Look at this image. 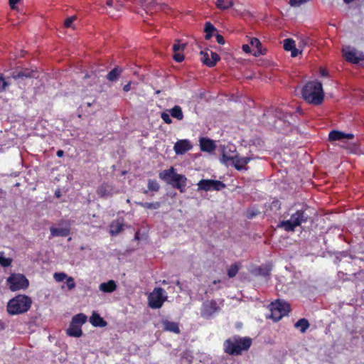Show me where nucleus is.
I'll list each match as a JSON object with an SVG mask.
<instances>
[{"instance_id":"obj_1","label":"nucleus","mask_w":364,"mask_h":364,"mask_svg":"<svg viewBox=\"0 0 364 364\" xmlns=\"http://www.w3.org/2000/svg\"><path fill=\"white\" fill-rule=\"evenodd\" d=\"M252 341L249 337L234 336L228 338L223 343L225 353L230 355H240L243 352L247 351L252 345Z\"/></svg>"},{"instance_id":"obj_2","label":"nucleus","mask_w":364,"mask_h":364,"mask_svg":"<svg viewBox=\"0 0 364 364\" xmlns=\"http://www.w3.org/2000/svg\"><path fill=\"white\" fill-rule=\"evenodd\" d=\"M301 94L306 102L313 105H320L323 100L322 85L318 81L307 82L302 88Z\"/></svg>"},{"instance_id":"obj_3","label":"nucleus","mask_w":364,"mask_h":364,"mask_svg":"<svg viewBox=\"0 0 364 364\" xmlns=\"http://www.w3.org/2000/svg\"><path fill=\"white\" fill-rule=\"evenodd\" d=\"M159 176L161 180L179 190L181 193L185 192L187 178L184 175L177 173L173 167L162 171Z\"/></svg>"},{"instance_id":"obj_4","label":"nucleus","mask_w":364,"mask_h":364,"mask_svg":"<svg viewBox=\"0 0 364 364\" xmlns=\"http://www.w3.org/2000/svg\"><path fill=\"white\" fill-rule=\"evenodd\" d=\"M31 299L26 295L19 294L7 304V311L10 315H17L27 312L31 306Z\"/></svg>"},{"instance_id":"obj_5","label":"nucleus","mask_w":364,"mask_h":364,"mask_svg":"<svg viewBox=\"0 0 364 364\" xmlns=\"http://www.w3.org/2000/svg\"><path fill=\"white\" fill-rule=\"evenodd\" d=\"M309 218V215L305 212V210H299L291 214L289 220L280 221L277 225V227L287 232H293L295 230L296 227L307 222Z\"/></svg>"},{"instance_id":"obj_6","label":"nucleus","mask_w":364,"mask_h":364,"mask_svg":"<svg viewBox=\"0 0 364 364\" xmlns=\"http://www.w3.org/2000/svg\"><path fill=\"white\" fill-rule=\"evenodd\" d=\"M274 116L276 118L274 127L281 132L291 129V125L295 121L294 117L291 114L281 108L275 109Z\"/></svg>"},{"instance_id":"obj_7","label":"nucleus","mask_w":364,"mask_h":364,"mask_svg":"<svg viewBox=\"0 0 364 364\" xmlns=\"http://www.w3.org/2000/svg\"><path fill=\"white\" fill-rule=\"evenodd\" d=\"M7 284L12 291L26 289L29 285L28 280L21 274H11L7 279Z\"/></svg>"},{"instance_id":"obj_8","label":"nucleus","mask_w":364,"mask_h":364,"mask_svg":"<svg viewBox=\"0 0 364 364\" xmlns=\"http://www.w3.org/2000/svg\"><path fill=\"white\" fill-rule=\"evenodd\" d=\"M166 299L165 291L162 288H155L148 297L149 306L152 309H159Z\"/></svg>"},{"instance_id":"obj_9","label":"nucleus","mask_w":364,"mask_h":364,"mask_svg":"<svg viewBox=\"0 0 364 364\" xmlns=\"http://www.w3.org/2000/svg\"><path fill=\"white\" fill-rule=\"evenodd\" d=\"M220 304H218L215 300H206L201 306L200 314L204 318L208 319L215 314L220 311Z\"/></svg>"},{"instance_id":"obj_10","label":"nucleus","mask_w":364,"mask_h":364,"mask_svg":"<svg viewBox=\"0 0 364 364\" xmlns=\"http://www.w3.org/2000/svg\"><path fill=\"white\" fill-rule=\"evenodd\" d=\"M197 185L198 191H220L225 187L222 181L212 179H202Z\"/></svg>"},{"instance_id":"obj_11","label":"nucleus","mask_w":364,"mask_h":364,"mask_svg":"<svg viewBox=\"0 0 364 364\" xmlns=\"http://www.w3.org/2000/svg\"><path fill=\"white\" fill-rule=\"evenodd\" d=\"M343 53L346 60L354 64L364 60V53L357 50L355 48L346 46L343 48Z\"/></svg>"},{"instance_id":"obj_12","label":"nucleus","mask_w":364,"mask_h":364,"mask_svg":"<svg viewBox=\"0 0 364 364\" xmlns=\"http://www.w3.org/2000/svg\"><path fill=\"white\" fill-rule=\"evenodd\" d=\"M221 151L222 156L220 158V161L227 166L232 164L237 154L235 153V147L232 144L223 146L221 147Z\"/></svg>"},{"instance_id":"obj_13","label":"nucleus","mask_w":364,"mask_h":364,"mask_svg":"<svg viewBox=\"0 0 364 364\" xmlns=\"http://www.w3.org/2000/svg\"><path fill=\"white\" fill-rule=\"evenodd\" d=\"M36 70L30 68H24L19 71L12 73L11 77L15 80L36 77Z\"/></svg>"},{"instance_id":"obj_14","label":"nucleus","mask_w":364,"mask_h":364,"mask_svg":"<svg viewBox=\"0 0 364 364\" xmlns=\"http://www.w3.org/2000/svg\"><path fill=\"white\" fill-rule=\"evenodd\" d=\"M354 138V135L350 133H345L343 132L333 130L329 132L328 139L331 141H344L345 139H352Z\"/></svg>"},{"instance_id":"obj_15","label":"nucleus","mask_w":364,"mask_h":364,"mask_svg":"<svg viewBox=\"0 0 364 364\" xmlns=\"http://www.w3.org/2000/svg\"><path fill=\"white\" fill-rule=\"evenodd\" d=\"M186 44L181 43L179 40H176V43L173 45V51L174 53L173 55V59L176 62H182L184 59L183 55L181 53V51L184 50L186 48Z\"/></svg>"},{"instance_id":"obj_16","label":"nucleus","mask_w":364,"mask_h":364,"mask_svg":"<svg viewBox=\"0 0 364 364\" xmlns=\"http://www.w3.org/2000/svg\"><path fill=\"white\" fill-rule=\"evenodd\" d=\"M191 145L187 139L178 141L173 146L176 154H183L191 149Z\"/></svg>"},{"instance_id":"obj_17","label":"nucleus","mask_w":364,"mask_h":364,"mask_svg":"<svg viewBox=\"0 0 364 364\" xmlns=\"http://www.w3.org/2000/svg\"><path fill=\"white\" fill-rule=\"evenodd\" d=\"M114 193V188L112 185L104 183L100 185L97 190V193L100 198H107L112 196Z\"/></svg>"},{"instance_id":"obj_18","label":"nucleus","mask_w":364,"mask_h":364,"mask_svg":"<svg viewBox=\"0 0 364 364\" xmlns=\"http://www.w3.org/2000/svg\"><path fill=\"white\" fill-rule=\"evenodd\" d=\"M252 157L250 156H240L238 154L236 155L235 159L233 161L231 165L234 166L235 168L238 170H242L246 168L245 166L252 160Z\"/></svg>"},{"instance_id":"obj_19","label":"nucleus","mask_w":364,"mask_h":364,"mask_svg":"<svg viewBox=\"0 0 364 364\" xmlns=\"http://www.w3.org/2000/svg\"><path fill=\"white\" fill-rule=\"evenodd\" d=\"M51 237H67L70 233V230L68 225L63 228H50Z\"/></svg>"},{"instance_id":"obj_20","label":"nucleus","mask_w":364,"mask_h":364,"mask_svg":"<svg viewBox=\"0 0 364 364\" xmlns=\"http://www.w3.org/2000/svg\"><path fill=\"white\" fill-rule=\"evenodd\" d=\"M272 306H274L277 311L282 313L284 316L287 315L290 311L289 304L284 301L277 300L274 302H272Z\"/></svg>"},{"instance_id":"obj_21","label":"nucleus","mask_w":364,"mask_h":364,"mask_svg":"<svg viewBox=\"0 0 364 364\" xmlns=\"http://www.w3.org/2000/svg\"><path fill=\"white\" fill-rule=\"evenodd\" d=\"M200 149L203 151L210 152L215 150L216 146L214 141L207 138H201L200 139Z\"/></svg>"},{"instance_id":"obj_22","label":"nucleus","mask_w":364,"mask_h":364,"mask_svg":"<svg viewBox=\"0 0 364 364\" xmlns=\"http://www.w3.org/2000/svg\"><path fill=\"white\" fill-rule=\"evenodd\" d=\"M117 289V284L114 280H109L107 282L101 283L99 289L105 293H112Z\"/></svg>"},{"instance_id":"obj_23","label":"nucleus","mask_w":364,"mask_h":364,"mask_svg":"<svg viewBox=\"0 0 364 364\" xmlns=\"http://www.w3.org/2000/svg\"><path fill=\"white\" fill-rule=\"evenodd\" d=\"M123 230V223L119 220H114L109 225V233L112 236L117 235Z\"/></svg>"},{"instance_id":"obj_24","label":"nucleus","mask_w":364,"mask_h":364,"mask_svg":"<svg viewBox=\"0 0 364 364\" xmlns=\"http://www.w3.org/2000/svg\"><path fill=\"white\" fill-rule=\"evenodd\" d=\"M162 323L165 331L173 332L175 333H180V329L178 323L170 321L168 320H164L163 321Z\"/></svg>"},{"instance_id":"obj_25","label":"nucleus","mask_w":364,"mask_h":364,"mask_svg":"<svg viewBox=\"0 0 364 364\" xmlns=\"http://www.w3.org/2000/svg\"><path fill=\"white\" fill-rule=\"evenodd\" d=\"M122 71V68L119 66H116L114 69H112L111 71L108 73V74L107 75V79L109 81L115 82L119 79Z\"/></svg>"},{"instance_id":"obj_26","label":"nucleus","mask_w":364,"mask_h":364,"mask_svg":"<svg viewBox=\"0 0 364 364\" xmlns=\"http://www.w3.org/2000/svg\"><path fill=\"white\" fill-rule=\"evenodd\" d=\"M90 321L94 326L105 327L107 325V322L95 312L90 318Z\"/></svg>"},{"instance_id":"obj_27","label":"nucleus","mask_w":364,"mask_h":364,"mask_svg":"<svg viewBox=\"0 0 364 364\" xmlns=\"http://www.w3.org/2000/svg\"><path fill=\"white\" fill-rule=\"evenodd\" d=\"M66 332L68 336L76 338L81 336L82 333L81 328L72 323H70V325Z\"/></svg>"},{"instance_id":"obj_28","label":"nucleus","mask_w":364,"mask_h":364,"mask_svg":"<svg viewBox=\"0 0 364 364\" xmlns=\"http://www.w3.org/2000/svg\"><path fill=\"white\" fill-rule=\"evenodd\" d=\"M271 269L268 267H259L254 269L253 273L256 276H262L264 277L266 279L269 276Z\"/></svg>"},{"instance_id":"obj_29","label":"nucleus","mask_w":364,"mask_h":364,"mask_svg":"<svg viewBox=\"0 0 364 364\" xmlns=\"http://www.w3.org/2000/svg\"><path fill=\"white\" fill-rule=\"evenodd\" d=\"M169 113L173 118L178 120H182L183 118L182 109L178 105H175L172 109H169Z\"/></svg>"},{"instance_id":"obj_30","label":"nucleus","mask_w":364,"mask_h":364,"mask_svg":"<svg viewBox=\"0 0 364 364\" xmlns=\"http://www.w3.org/2000/svg\"><path fill=\"white\" fill-rule=\"evenodd\" d=\"M193 356L191 350H186L183 351L181 356V364H191L193 361Z\"/></svg>"},{"instance_id":"obj_31","label":"nucleus","mask_w":364,"mask_h":364,"mask_svg":"<svg viewBox=\"0 0 364 364\" xmlns=\"http://www.w3.org/2000/svg\"><path fill=\"white\" fill-rule=\"evenodd\" d=\"M294 326L299 328L301 333H304L309 327V323L306 318H301L295 323Z\"/></svg>"},{"instance_id":"obj_32","label":"nucleus","mask_w":364,"mask_h":364,"mask_svg":"<svg viewBox=\"0 0 364 364\" xmlns=\"http://www.w3.org/2000/svg\"><path fill=\"white\" fill-rule=\"evenodd\" d=\"M87 321V316L83 314H78L73 317L71 323L80 327Z\"/></svg>"},{"instance_id":"obj_33","label":"nucleus","mask_w":364,"mask_h":364,"mask_svg":"<svg viewBox=\"0 0 364 364\" xmlns=\"http://www.w3.org/2000/svg\"><path fill=\"white\" fill-rule=\"evenodd\" d=\"M250 43L252 47L257 48V50H255L254 53H253V55L255 56H257L262 53V52H261L262 44H261L260 41H259V39H257V38H252L250 39Z\"/></svg>"},{"instance_id":"obj_34","label":"nucleus","mask_w":364,"mask_h":364,"mask_svg":"<svg viewBox=\"0 0 364 364\" xmlns=\"http://www.w3.org/2000/svg\"><path fill=\"white\" fill-rule=\"evenodd\" d=\"M216 5L220 9L225 10L231 8L233 2L231 0H217Z\"/></svg>"},{"instance_id":"obj_35","label":"nucleus","mask_w":364,"mask_h":364,"mask_svg":"<svg viewBox=\"0 0 364 364\" xmlns=\"http://www.w3.org/2000/svg\"><path fill=\"white\" fill-rule=\"evenodd\" d=\"M215 26L210 22H207L205 25L204 31L205 32V39L209 40L213 36V32L215 31Z\"/></svg>"},{"instance_id":"obj_36","label":"nucleus","mask_w":364,"mask_h":364,"mask_svg":"<svg viewBox=\"0 0 364 364\" xmlns=\"http://www.w3.org/2000/svg\"><path fill=\"white\" fill-rule=\"evenodd\" d=\"M137 205L147 208V209H152V210H156L160 208L161 203L159 202H154V203H148V202H136Z\"/></svg>"},{"instance_id":"obj_37","label":"nucleus","mask_w":364,"mask_h":364,"mask_svg":"<svg viewBox=\"0 0 364 364\" xmlns=\"http://www.w3.org/2000/svg\"><path fill=\"white\" fill-rule=\"evenodd\" d=\"M270 310L271 315L269 316V318L274 321H279L284 316L282 313L277 311L274 306H272V304H270Z\"/></svg>"},{"instance_id":"obj_38","label":"nucleus","mask_w":364,"mask_h":364,"mask_svg":"<svg viewBox=\"0 0 364 364\" xmlns=\"http://www.w3.org/2000/svg\"><path fill=\"white\" fill-rule=\"evenodd\" d=\"M240 265L238 263L232 264L228 269V275L229 277H234L238 272Z\"/></svg>"},{"instance_id":"obj_39","label":"nucleus","mask_w":364,"mask_h":364,"mask_svg":"<svg viewBox=\"0 0 364 364\" xmlns=\"http://www.w3.org/2000/svg\"><path fill=\"white\" fill-rule=\"evenodd\" d=\"M283 46L284 50L289 51L290 50L294 48V47L296 46L295 41L291 38L284 39Z\"/></svg>"},{"instance_id":"obj_40","label":"nucleus","mask_w":364,"mask_h":364,"mask_svg":"<svg viewBox=\"0 0 364 364\" xmlns=\"http://www.w3.org/2000/svg\"><path fill=\"white\" fill-rule=\"evenodd\" d=\"M160 188V186L156 180L148 181V189L151 191H158Z\"/></svg>"},{"instance_id":"obj_41","label":"nucleus","mask_w":364,"mask_h":364,"mask_svg":"<svg viewBox=\"0 0 364 364\" xmlns=\"http://www.w3.org/2000/svg\"><path fill=\"white\" fill-rule=\"evenodd\" d=\"M211 58L210 62L208 63V66L210 68H212L215 65L217 62L220 60V56L215 52L210 51V52Z\"/></svg>"},{"instance_id":"obj_42","label":"nucleus","mask_w":364,"mask_h":364,"mask_svg":"<svg viewBox=\"0 0 364 364\" xmlns=\"http://www.w3.org/2000/svg\"><path fill=\"white\" fill-rule=\"evenodd\" d=\"M67 277L68 275L64 272H55L53 274L54 279L58 282H63Z\"/></svg>"},{"instance_id":"obj_43","label":"nucleus","mask_w":364,"mask_h":364,"mask_svg":"<svg viewBox=\"0 0 364 364\" xmlns=\"http://www.w3.org/2000/svg\"><path fill=\"white\" fill-rule=\"evenodd\" d=\"M66 279V286L69 290L73 289L76 284L74 279L72 277H67Z\"/></svg>"},{"instance_id":"obj_44","label":"nucleus","mask_w":364,"mask_h":364,"mask_svg":"<svg viewBox=\"0 0 364 364\" xmlns=\"http://www.w3.org/2000/svg\"><path fill=\"white\" fill-rule=\"evenodd\" d=\"M200 54L201 55L202 62L208 66V63L210 62L209 53L208 51H201Z\"/></svg>"},{"instance_id":"obj_45","label":"nucleus","mask_w":364,"mask_h":364,"mask_svg":"<svg viewBox=\"0 0 364 364\" xmlns=\"http://www.w3.org/2000/svg\"><path fill=\"white\" fill-rule=\"evenodd\" d=\"M11 264V259L0 256V265L4 267H9Z\"/></svg>"},{"instance_id":"obj_46","label":"nucleus","mask_w":364,"mask_h":364,"mask_svg":"<svg viewBox=\"0 0 364 364\" xmlns=\"http://www.w3.org/2000/svg\"><path fill=\"white\" fill-rule=\"evenodd\" d=\"M161 119L165 122L166 124H171L172 119L170 117V114L167 113L166 112H164L161 114Z\"/></svg>"},{"instance_id":"obj_47","label":"nucleus","mask_w":364,"mask_h":364,"mask_svg":"<svg viewBox=\"0 0 364 364\" xmlns=\"http://www.w3.org/2000/svg\"><path fill=\"white\" fill-rule=\"evenodd\" d=\"M9 85L3 76L0 75V92L4 91Z\"/></svg>"},{"instance_id":"obj_48","label":"nucleus","mask_w":364,"mask_h":364,"mask_svg":"<svg viewBox=\"0 0 364 364\" xmlns=\"http://www.w3.org/2000/svg\"><path fill=\"white\" fill-rule=\"evenodd\" d=\"M76 17L75 16L68 17L65 19L64 25L66 28H71L73 27V23L75 20Z\"/></svg>"},{"instance_id":"obj_49","label":"nucleus","mask_w":364,"mask_h":364,"mask_svg":"<svg viewBox=\"0 0 364 364\" xmlns=\"http://www.w3.org/2000/svg\"><path fill=\"white\" fill-rule=\"evenodd\" d=\"M309 0H290V4L292 6H300L301 4L307 2Z\"/></svg>"},{"instance_id":"obj_50","label":"nucleus","mask_w":364,"mask_h":364,"mask_svg":"<svg viewBox=\"0 0 364 364\" xmlns=\"http://www.w3.org/2000/svg\"><path fill=\"white\" fill-rule=\"evenodd\" d=\"M215 37H216V41H217V42H218L219 44L223 45V44H224V43H225V40H224V38H223V36H222V35H220V34H219V33H217V34H216V36H215Z\"/></svg>"},{"instance_id":"obj_51","label":"nucleus","mask_w":364,"mask_h":364,"mask_svg":"<svg viewBox=\"0 0 364 364\" xmlns=\"http://www.w3.org/2000/svg\"><path fill=\"white\" fill-rule=\"evenodd\" d=\"M289 51L291 52V55L292 57H296L298 55L299 53H301V51H299L297 48H296V46L294 47V48L290 50Z\"/></svg>"},{"instance_id":"obj_52","label":"nucleus","mask_w":364,"mask_h":364,"mask_svg":"<svg viewBox=\"0 0 364 364\" xmlns=\"http://www.w3.org/2000/svg\"><path fill=\"white\" fill-rule=\"evenodd\" d=\"M242 50L247 53H251L250 46L248 44H245L242 46Z\"/></svg>"},{"instance_id":"obj_53","label":"nucleus","mask_w":364,"mask_h":364,"mask_svg":"<svg viewBox=\"0 0 364 364\" xmlns=\"http://www.w3.org/2000/svg\"><path fill=\"white\" fill-rule=\"evenodd\" d=\"M320 74L323 77H327L328 75V72L327 70H326L324 68H321L320 69Z\"/></svg>"},{"instance_id":"obj_54","label":"nucleus","mask_w":364,"mask_h":364,"mask_svg":"<svg viewBox=\"0 0 364 364\" xmlns=\"http://www.w3.org/2000/svg\"><path fill=\"white\" fill-rule=\"evenodd\" d=\"M9 4H10V6L12 8V9H14L16 4L20 1V0H9Z\"/></svg>"},{"instance_id":"obj_55","label":"nucleus","mask_w":364,"mask_h":364,"mask_svg":"<svg viewBox=\"0 0 364 364\" xmlns=\"http://www.w3.org/2000/svg\"><path fill=\"white\" fill-rule=\"evenodd\" d=\"M131 90V82H129V83H127V85H125L124 87H123V90L124 92H128Z\"/></svg>"},{"instance_id":"obj_56","label":"nucleus","mask_w":364,"mask_h":364,"mask_svg":"<svg viewBox=\"0 0 364 364\" xmlns=\"http://www.w3.org/2000/svg\"><path fill=\"white\" fill-rule=\"evenodd\" d=\"M106 5L109 7H112L114 6V1L113 0H107L106 1Z\"/></svg>"},{"instance_id":"obj_57","label":"nucleus","mask_w":364,"mask_h":364,"mask_svg":"<svg viewBox=\"0 0 364 364\" xmlns=\"http://www.w3.org/2000/svg\"><path fill=\"white\" fill-rule=\"evenodd\" d=\"M64 154V151L63 150H58L56 153V155L58 156V157H62Z\"/></svg>"},{"instance_id":"obj_58","label":"nucleus","mask_w":364,"mask_h":364,"mask_svg":"<svg viewBox=\"0 0 364 364\" xmlns=\"http://www.w3.org/2000/svg\"><path fill=\"white\" fill-rule=\"evenodd\" d=\"M309 41H310V40H309V38H306V40L302 41V42H303L304 45L309 46Z\"/></svg>"},{"instance_id":"obj_59","label":"nucleus","mask_w":364,"mask_h":364,"mask_svg":"<svg viewBox=\"0 0 364 364\" xmlns=\"http://www.w3.org/2000/svg\"><path fill=\"white\" fill-rule=\"evenodd\" d=\"M343 1L346 3L349 4V3H351L352 1H353L354 0H343Z\"/></svg>"},{"instance_id":"obj_60","label":"nucleus","mask_w":364,"mask_h":364,"mask_svg":"<svg viewBox=\"0 0 364 364\" xmlns=\"http://www.w3.org/2000/svg\"><path fill=\"white\" fill-rule=\"evenodd\" d=\"M55 196L57 198L60 197V192H55Z\"/></svg>"},{"instance_id":"obj_61","label":"nucleus","mask_w":364,"mask_h":364,"mask_svg":"<svg viewBox=\"0 0 364 364\" xmlns=\"http://www.w3.org/2000/svg\"><path fill=\"white\" fill-rule=\"evenodd\" d=\"M120 6H121V5H120V4H117V5L116 6V9H117V10H119V7H120Z\"/></svg>"}]
</instances>
